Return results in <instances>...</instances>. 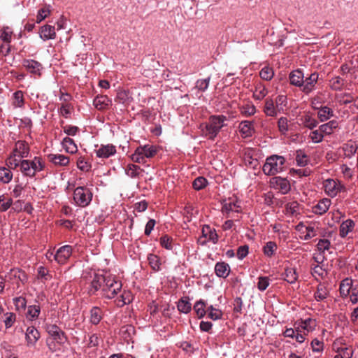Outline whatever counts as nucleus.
Returning a JSON list of instances; mask_svg holds the SVG:
<instances>
[{
  "mask_svg": "<svg viewBox=\"0 0 358 358\" xmlns=\"http://www.w3.org/2000/svg\"><path fill=\"white\" fill-rule=\"evenodd\" d=\"M227 117L223 115H210L208 122L201 125V129L205 136L213 140L219 134L221 129L226 126Z\"/></svg>",
  "mask_w": 358,
  "mask_h": 358,
  "instance_id": "nucleus-1",
  "label": "nucleus"
},
{
  "mask_svg": "<svg viewBox=\"0 0 358 358\" xmlns=\"http://www.w3.org/2000/svg\"><path fill=\"white\" fill-rule=\"evenodd\" d=\"M101 295L108 299H113L121 291L122 282L117 280L115 276L109 274L106 275Z\"/></svg>",
  "mask_w": 358,
  "mask_h": 358,
  "instance_id": "nucleus-2",
  "label": "nucleus"
},
{
  "mask_svg": "<svg viewBox=\"0 0 358 358\" xmlns=\"http://www.w3.org/2000/svg\"><path fill=\"white\" fill-rule=\"evenodd\" d=\"M158 152L156 146L146 144L136 148L134 152L131 155V159L134 162L144 164L146 159L155 157Z\"/></svg>",
  "mask_w": 358,
  "mask_h": 358,
  "instance_id": "nucleus-3",
  "label": "nucleus"
},
{
  "mask_svg": "<svg viewBox=\"0 0 358 358\" xmlns=\"http://www.w3.org/2000/svg\"><path fill=\"white\" fill-rule=\"evenodd\" d=\"M93 194L86 186H80L73 191V201L76 206L85 208L90 205Z\"/></svg>",
  "mask_w": 358,
  "mask_h": 358,
  "instance_id": "nucleus-4",
  "label": "nucleus"
},
{
  "mask_svg": "<svg viewBox=\"0 0 358 358\" xmlns=\"http://www.w3.org/2000/svg\"><path fill=\"white\" fill-rule=\"evenodd\" d=\"M242 211L241 202L237 198L225 199L222 202V213L226 217H231V213H240Z\"/></svg>",
  "mask_w": 358,
  "mask_h": 358,
  "instance_id": "nucleus-5",
  "label": "nucleus"
},
{
  "mask_svg": "<svg viewBox=\"0 0 358 358\" xmlns=\"http://www.w3.org/2000/svg\"><path fill=\"white\" fill-rule=\"evenodd\" d=\"M45 298V294L43 293H41L38 294L36 298L35 299V303L34 305H29L27 307L25 317L27 320L35 321L39 317L41 308V302L43 301Z\"/></svg>",
  "mask_w": 358,
  "mask_h": 358,
  "instance_id": "nucleus-6",
  "label": "nucleus"
},
{
  "mask_svg": "<svg viewBox=\"0 0 358 358\" xmlns=\"http://www.w3.org/2000/svg\"><path fill=\"white\" fill-rule=\"evenodd\" d=\"M106 275L94 273L90 276V285L88 287V293L90 295L96 294L99 291L102 293V286L106 280Z\"/></svg>",
  "mask_w": 358,
  "mask_h": 358,
  "instance_id": "nucleus-7",
  "label": "nucleus"
},
{
  "mask_svg": "<svg viewBox=\"0 0 358 358\" xmlns=\"http://www.w3.org/2000/svg\"><path fill=\"white\" fill-rule=\"evenodd\" d=\"M270 187H272L282 194L288 193L291 189L289 182L284 178L273 177L270 179Z\"/></svg>",
  "mask_w": 358,
  "mask_h": 358,
  "instance_id": "nucleus-8",
  "label": "nucleus"
},
{
  "mask_svg": "<svg viewBox=\"0 0 358 358\" xmlns=\"http://www.w3.org/2000/svg\"><path fill=\"white\" fill-rule=\"evenodd\" d=\"M324 192L329 196L334 197L337 195L344 187L338 182L334 179H327L323 182Z\"/></svg>",
  "mask_w": 358,
  "mask_h": 358,
  "instance_id": "nucleus-9",
  "label": "nucleus"
},
{
  "mask_svg": "<svg viewBox=\"0 0 358 358\" xmlns=\"http://www.w3.org/2000/svg\"><path fill=\"white\" fill-rule=\"evenodd\" d=\"M72 252V246L69 245H64L57 250L54 256V259L59 264H64L71 256Z\"/></svg>",
  "mask_w": 358,
  "mask_h": 358,
  "instance_id": "nucleus-10",
  "label": "nucleus"
},
{
  "mask_svg": "<svg viewBox=\"0 0 358 358\" xmlns=\"http://www.w3.org/2000/svg\"><path fill=\"white\" fill-rule=\"evenodd\" d=\"M94 152L98 158L107 159L113 156L116 152V147L113 144L103 145L100 146L96 145Z\"/></svg>",
  "mask_w": 358,
  "mask_h": 358,
  "instance_id": "nucleus-11",
  "label": "nucleus"
},
{
  "mask_svg": "<svg viewBox=\"0 0 358 358\" xmlns=\"http://www.w3.org/2000/svg\"><path fill=\"white\" fill-rule=\"evenodd\" d=\"M285 159L282 156H270V175H274L283 171Z\"/></svg>",
  "mask_w": 358,
  "mask_h": 358,
  "instance_id": "nucleus-12",
  "label": "nucleus"
},
{
  "mask_svg": "<svg viewBox=\"0 0 358 358\" xmlns=\"http://www.w3.org/2000/svg\"><path fill=\"white\" fill-rule=\"evenodd\" d=\"M23 67L31 74L40 76L43 70L42 64L34 59H24L22 61Z\"/></svg>",
  "mask_w": 358,
  "mask_h": 358,
  "instance_id": "nucleus-13",
  "label": "nucleus"
},
{
  "mask_svg": "<svg viewBox=\"0 0 358 358\" xmlns=\"http://www.w3.org/2000/svg\"><path fill=\"white\" fill-rule=\"evenodd\" d=\"M41 338L39 331L34 326L28 327L25 332V341L27 346L34 347Z\"/></svg>",
  "mask_w": 358,
  "mask_h": 358,
  "instance_id": "nucleus-14",
  "label": "nucleus"
},
{
  "mask_svg": "<svg viewBox=\"0 0 358 358\" xmlns=\"http://www.w3.org/2000/svg\"><path fill=\"white\" fill-rule=\"evenodd\" d=\"M134 101L132 93L128 90L123 88H119L117 90V94L115 98V101L124 105V106L127 107L131 104V103Z\"/></svg>",
  "mask_w": 358,
  "mask_h": 358,
  "instance_id": "nucleus-15",
  "label": "nucleus"
},
{
  "mask_svg": "<svg viewBox=\"0 0 358 358\" xmlns=\"http://www.w3.org/2000/svg\"><path fill=\"white\" fill-rule=\"evenodd\" d=\"M46 331L48 334L58 343H64L66 340L64 332L55 324L48 325Z\"/></svg>",
  "mask_w": 358,
  "mask_h": 358,
  "instance_id": "nucleus-16",
  "label": "nucleus"
},
{
  "mask_svg": "<svg viewBox=\"0 0 358 358\" xmlns=\"http://www.w3.org/2000/svg\"><path fill=\"white\" fill-rule=\"evenodd\" d=\"M29 152L30 148L28 143L24 141H17L12 152L17 155L18 157L27 158L29 156Z\"/></svg>",
  "mask_w": 358,
  "mask_h": 358,
  "instance_id": "nucleus-17",
  "label": "nucleus"
},
{
  "mask_svg": "<svg viewBox=\"0 0 358 358\" xmlns=\"http://www.w3.org/2000/svg\"><path fill=\"white\" fill-rule=\"evenodd\" d=\"M202 236L205 238L202 245H203L206 241L212 242L213 244H216L218 241V235L216 232V230L214 228L210 227L209 225H204L202 228Z\"/></svg>",
  "mask_w": 358,
  "mask_h": 358,
  "instance_id": "nucleus-18",
  "label": "nucleus"
},
{
  "mask_svg": "<svg viewBox=\"0 0 358 358\" xmlns=\"http://www.w3.org/2000/svg\"><path fill=\"white\" fill-rule=\"evenodd\" d=\"M40 38L43 41L53 40L56 38L55 26L45 24L41 26L39 32Z\"/></svg>",
  "mask_w": 358,
  "mask_h": 358,
  "instance_id": "nucleus-19",
  "label": "nucleus"
},
{
  "mask_svg": "<svg viewBox=\"0 0 358 358\" xmlns=\"http://www.w3.org/2000/svg\"><path fill=\"white\" fill-rule=\"evenodd\" d=\"M317 80L318 74L315 73H311L309 77L303 80V85L301 86V90L306 94L310 93L314 90Z\"/></svg>",
  "mask_w": 358,
  "mask_h": 358,
  "instance_id": "nucleus-20",
  "label": "nucleus"
},
{
  "mask_svg": "<svg viewBox=\"0 0 358 358\" xmlns=\"http://www.w3.org/2000/svg\"><path fill=\"white\" fill-rule=\"evenodd\" d=\"M93 104L97 110H103L112 104V100L106 95H97L93 100Z\"/></svg>",
  "mask_w": 358,
  "mask_h": 358,
  "instance_id": "nucleus-21",
  "label": "nucleus"
},
{
  "mask_svg": "<svg viewBox=\"0 0 358 358\" xmlns=\"http://www.w3.org/2000/svg\"><path fill=\"white\" fill-rule=\"evenodd\" d=\"M48 160L55 166H66L70 162L69 157L62 154H49Z\"/></svg>",
  "mask_w": 358,
  "mask_h": 358,
  "instance_id": "nucleus-22",
  "label": "nucleus"
},
{
  "mask_svg": "<svg viewBox=\"0 0 358 358\" xmlns=\"http://www.w3.org/2000/svg\"><path fill=\"white\" fill-rule=\"evenodd\" d=\"M27 163L30 169H31L32 174H34V176L36 173L42 171L45 166V162L40 157H34L31 160L27 159Z\"/></svg>",
  "mask_w": 358,
  "mask_h": 358,
  "instance_id": "nucleus-23",
  "label": "nucleus"
},
{
  "mask_svg": "<svg viewBox=\"0 0 358 358\" xmlns=\"http://www.w3.org/2000/svg\"><path fill=\"white\" fill-rule=\"evenodd\" d=\"M231 271L229 265L224 262H217L215 265V273L219 278H226Z\"/></svg>",
  "mask_w": 358,
  "mask_h": 358,
  "instance_id": "nucleus-24",
  "label": "nucleus"
},
{
  "mask_svg": "<svg viewBox=\"0 0 358 358\" xmlns=\"http://www.w3.org/2000/svg\"><path fill=\"white\" fill-rule=\"evenodd\" d=\"M240 134L243 138H248L252 136L254 127L252 122L244 120L240 122L238 126Z\"/></svg>",
  "mask_w": 358,
  "mask_h": 358,
  "instance_id": "nucleus-25",
  "label": "nucleus"
},
{
  "mask_svg": "<svg viewBox=\"0 0 358 358\" xmlns=\"http://www.w3.org/2000/svg\"><path fill=\"white\" fill-rule=\"evenodd\" d=\"M241 114L244 117H250L256 113V108L250 101H245L238 106Z\"/></svg>",
  "mask_w": 358,
  "mask_h": 358,
  "instance_id": "nucleus-26",
  "label": "nucleus"
},
{
  "mask_svg": "<svg viewBox=\"0 0 358 358\" xmlns=\"http://www.w3.org/2000/svg\"><path fill=\"white\" fill-rule=\"evenodd\" d=\"M286 96L284 95L278 96L275 100V108H272L270 106V116H275L278 112L283 111L286 106Z\"/></svg>",
  "mask_w": 358,
  "mask_h": 358,
  "instance_id": "nucleus-27",
  "label": "nucleus"
},
{
  "mask_svg": "<svg viewBox=\"0 0 358 358\" xmlns=\"http://www.w3.org/2000/svg\"><path fill=\"white\" fill-rule=\"evenodd\" d=\"M304 80V75L302 71L301 70H295L291 72L289 74V80L290 83L293 85L300 87L303 85V82Z\"/></svg>",
  "mask_w": 358,
  "mask_h": 358,
  "instance_id": "nucleus-28",
  "label": "nucleus"
},
{
  "mask_svg": "<svg viewBox=\"0 0 358 358\" xmlns=\"http://www.w3.org/2000/svg\"><path fill=\"white\" fill-rule=\"evenodd\" d=\"M62 145L64 150L68 153L75 154L78 152L77 145L75 141L69 137H65L63 138Z\"/></svg>",
  "mask_w": 358,
  "mask_h": 358,
  "instance_id": "nucleus-29",
  "label": "nucleus"
},
{
  "mask_svg": "<svg viewBox=\"0 0 358 358\" xmlns=\"http://www.w3.org/2000/svg\"><path fill=\"white\" fill-rule=\"evenodd\" d=\"M297 329H302L307 334L313 331L316 327V321L312 318L301 320L297 324Z\"/></svg>",
  "mask_w": 358,
  "mask_h": 358,
  "instance_id": "nucleus-30",
  "label": "nucleus"
},
{
  "mask_svg": "<svg viewBox=\"0 0 358 358\" xmlns=\"http://www.w3.org/2000/svg\"><path fill=\"white\" fill-rule=\"evenodd\" d=\"M331 204V201L329 199H323L322 200L320 201L314 207H313V212L315 214L318 215H322L325 213Z\"/></svg>",
  "mask_w": 358,
  "mask_h": 358,
  "instance_id": "nucleus-31",
  "label": "nucleus"
},
{
  "mask_svg": "<svg viewBox=\"0 0 358 358\" xmlns=\"http://www.w3.org/2000/svg\"><path fill=\"white\" fill-rule=\"evenodd\" d=\"M329 292L327 287L324 284H319L317 290L314 294L315 299L317 301H322L327 298Z\"/></svg>",
  "mask_w": 358,
  "mask_h": 358,
  "instance_id": "nucleus-32",
  "label": "nucleus"
},
{
  "mask_svg": "<svg viewBox=\"0 0 358 358\" xmlns=\"http://www.w3.org/2000/svg\"><path fill=\"white\" fill-rule=\"evenodd\" d=\"M133 300V296L129 291L124 290L119 298L115 301L117 307H123L126 304L130 303Z\"/></svg>",
  "mask_w": 358,
  "mask_h": 358,
  "instance_id": "nucleus-33",
  "label": "nucleus"
},
{
  "mask_svg": "<svg viewBox=\"0 0 358 358\" xmlns=\"http://www.w3.org/2000/svg\"><path fill=\"white\" fill-rule=\"evenodd\" d=\"M103 313L100 308L94 306L90 310V322L94 324L97 325L102 320Z\"/></svg>",
  "mask_w": 358,
  "mask_h": 358,
  "instance_id": "nucleus-34",
  "label": "nucleus"
},
{
  "mask_svg": "<svg viewBox=\"0 0 358 358\" xmlns=\"http://www.w3.org/2000/svg\"><path fill=\"white\" fill-rule=\"evenodd\" d=\"M281 278L289 283H294L296 281L298 275L293 268H284V272L280 274Z\"/></svg>",
  "mask_w": 358,
  "mask_h": 358,
  "instance_id": "nucleus-35",
  "label": "nucleus"
},
{
  "mask_svg": "<svg viewBox=\"0 0 358 358\" xmlns=\"http://www.w3.org/2000/svg\"><path fill=\"white\" fill-rule=\"evenodd\" d=\"M355 225V222L350 219L343 222L340 226V236L342 238L345 237L349 234V232L353 230Z\"/></svg>",
  "mask_w": 358,
  "mask_h": 358,
  "instance_id": "nucleus-36",
  "label": "nucleus"
},
{
  "mask_svg": "<svg viewBox=\"0 0 358 358\" xmlns=\"http://www.w3.org/2000/svg\"><path fill=\"white\" fill-rule=\"evenodd\" d=\"M22 158L18 157L17 155L11 152L9 157L6 159V165L9 169H15L17 167L21 166Z\"/></svg>",
  "mask_w": 358,
  "mask_h": 358,
  "instance_id": "nucleus-37",
  "label": "nucleus"
},
{
  "mask_svg": "<svg viewBox=\"0 0 358 358\" xmlns=\"http://www.w3.org/2000/svg\"><path fill=\"white\" fill-rule=\"evenodd\" d=\"M334 116V111L327 106L319 108L317 117L320 122H325Z\"/></svg>",
  "mask_w": 358,
  "mask_h": 358,
  "instance_id": "nucleus-38",
  "label": "nucleus"
},
{
  "mask_svg": "<svg viewBox=\"0 0 358 358\" xmlns=\"http://www.w3.org/2000/svg\"><path fill=\"white\" fill-rule=\"evenodd\" d=\"M51 6L50 5H45L43 7L40 8L36 15V22L39 24L45 18H47L51 14Z\"/></svg>",
  "mask_w": 358,
  "mask_h": 358,
  "instance_id": "nucleus-39",
  "label": "nucleus"
},
{
  "mask_svg": "<svg viewBox=\"0 0 358 358\" xmlns=\"http://www.w3.org/2000/svg\"><path fill=\"white\" fill-rule=\"evenodd\" d=\"M338 127V122L336 120L329 121L327 123L323 124L319 127L321 132L324 135H330L333 133L334 129Z\"/></svg>",
  "mask_w": 358,
  "mask_h": 358,
  "instance_id": "nucleus-40",
  "label": "nucleus"
},
{
  "mask_svg": "<svg viewBox=\"0 0 358 358\" xmlns=\"http://www.w3.org/2000/svg\"><path fill=\"white\" fill-rule=\"evenodd\" d=\"M12 105L14 108H22L24 105V98L23 92L17 90L13 94Z\"/></svg>",
  "mask_w": 358,
  "mask_h": 358,
  "instance_id": "nucleus-41",
  "label": "nucleus"
},
{
  "mask_svg": "<svg viewBox=\"0 0 358 358\" xmlns=\"http://www.w3.org/2000/svg\"><path fill=\"white\" fill-rule=\"evenodd\" d=\"M8 276L10 279H17L22 283H24L27 280L26 273L23 271L18 268L11 269L8 273Z\"/></svg>",
  "mask_w": 358,
  "mask_h": 358,
  "instance_id": "nucleus-42",
  "label": "nucleus"
},
{
  "mask_svg": "<svg viewBox=\"0 0 358 358\" xmlns=\"http://www.w3.org/2000/svg\"><path fill=\"white\" fill-rule=\"evenodd\" d=\"M206 303L204 300L200 299L197 301L194 306V310L195 311L198 317H203L206 313H207V310H206Z\"/></svg>",
  "mask_w": 358,
  "mask_h": 358,
  "instance_id": "nucleus-43",
  "label": "nucleus"
},
{
  "mask_svg": "<svg viewBox=\"0 0 358 358\" xmlns=\"http://www.w3.org/2000/svg\"><path fill=\"white\" fill-rule=\"evenodd\" d=\"M352 287V282L351 280L346 278L343 280L340 285V294L342 296H348L350 294Z\"/></svg>",
  "mask_w": 358,
  "mask_h": 358,
  "instance_id": "nucleus-44",
  "label": "nucleus"
},
{
  "mask_svg": "<svg viewBox=\"0 0 358 358\" xmlns=\"http://www.w3.org/2000/svg\"><path fill=\"white\" fill-rule=\"evenodd\" d=\"M301 121L303 126L309 129H313L318 124L317 121L309 114L304 115L301 117Z\"/></svg>",
  "mask_w": 358,
  "mask_h": 358,
  "instance_id": "nucleus-45",
  "label": "nucleus"
},
{
  "mask_svg": "<svg viewBox=\"0 0 358 358\" xmlns=\"http://www.w3.org/2000/svg\"><path fill=\"white\" fill-rule=\"evenodd\" d=\"M148 260L153 271H159L160 270L161 262L160 258L157 255L150 254L148 256Z\"/></svg>",
  "mask_w": 358,
  "mask_h": 358,
  "instance_id": "nucleus-46",
  "label": "nucleus"
},
{
  "mask_svg": "<svg viewBox=\"0 0 358 358\" xmlns=\"http://www.w3.org/2000/svg\"><path fill=\"white\" fill-rule=\"evenodd\" d=\"M357 148V143L352 141L348 142L343 147L345 155L349 158L352 157L356 153Z\"/></svg>",
  "mask_w": 358,
  "mask_h": 358,
  "instance_id": "nucleus-47",
  "label": "nucleus"
},
{
  "mask_svg": "<svg viewBox=\"0 0 358 358\" xmlns=\"http://www.w3.org/2000/svg\"><path fill=\"white\" fill-rule=\"evenodd\" d=\"M13 178V173L9 168L0 167V181L8 183Z\"/></svg>",
  "mask_w": 358,
  "mask_h": 358,
  "instance_id": "nucleus-48",
  "label": "nucleus"
},
{
  "mask_svg": "<svg viewBox=\"0 0 358 358\" xmlns=\"http://www.w3.org/2000/svg\"><path fill=\"white\" fill-rule=\"evenodd\" d=\"M177 308L180 312L187 314L190 312L192 306L187 299L181 298L178 302Z\"/></svg>",
  "mask_w": 358,
  "mask_h": 358,
  "instance_id": "nucleus-49",
  "label": "nucleus"
},
{
  "mask_svg": "<svg viewBox=\"0 0 358 358\" xmlns=\"http://www.w3.org/2000/svg\"><path fill=\"white\" fill-rule=\"evenodd\" d=\"M13 203V199L4 194L0 196V211L5 212L10 208Z\"/></svg>",
  "mask_w": 358,
  "mask_h": 358,
  "instance_id": "nucleus-50",
  "label": "nucleus"
},
{
  "mask_svg": "<svg viewBox=\"0 0 358 358\" xmlns=\"http://www.w3.org/2000/svg\"><path fill=\"white\" fill-rule=\"evenodd\" d=\"M13 31L8 27H4L1 31L0 38L6 43H10L12 40Z\"/></svg>",
  "mask_w": 358,
  "mask_h": 358,
  "instance_id": "nucleus-51",
  "label": "nucleus"
},
{
  "mask_svg": "<svg viewBox=\"0 0 358 358\" xmlns=\"http://www.w3.org/2000/svg\"><path fill=\"white\" fill-rule=\"evenodd\" d=\"M76 164L78 169L82 171L88 172L91 170L92 164L85 159V157H79Z\"/></svg>",
  "mask_w": 358,
  "mask_h": 358,
  "instance_id": "nucleus-52",
  "label": "nucleus"
},
{
  "mask_svg": "<svg viewBox=\"0 0 358 358\" xmlns=\"http://www.w3.org/2000/svg\"><path fill=\"white\" fill-rule=\"evenodd\" d=\"M13 303L16 310L19 312L24 311L27 308V300L23 296H18L13 299Z\"/></svg>",
  "mask_w": 358,
  "mask_h": 358,
  "instance_id": "nucleus-53",
  "label": "nucleus"
},
{
  "mask_svg": "<svg viewBox=\"0 0 358 358\" xmlns=\"http://www.w3.org/2000/svg\"><path fill=\"white\" fill-rule=\"evenodd\" d=\"M318 227L315 224L307 226L305 227V234L303 237L301 236V238L305 241H308L315 237L317 235L316 231Z\"/></svg>",
  "mask_w": 358,
  "mask_h": 358,
  "instance_id": "nucleus-54",
  "label": "nucleus"
},
{
  "mask_svg": "<svg viewBox=\"0 0 358 358\" xmlns=\"http://www.w3.org/2000/svg\"><path fill=\"white\" fill-rule=\"evenodd\" d=\"M208 317L213 320H219L222 317V313L220 310L214 308L212 305L207 308Z\"/></svg>",
  "mask_w": 358,
  "mask_h": 358,
  "instance_id": "nucleus-55",
  "label": "nucleus"
},
{
  "mask_svg": "<svg viewBox=\"0 0 358 358\" xmlns=\"http://www.w3.org/2000/svg\"><path fill=\"white\" fill-rule=\"evenodd\" d=\"M287 214L296 215L299 213V205L296 201L288 203L285 206Z\"/></svg>",
  "mask_w": 358,
  "mask_h": 358,
  "instance_id": "nucleus-56",
  "label": "nucleus"
},
{
  "mask_svg": "<svg viewBox=\"0 0 358 358\" xmlns=\"http://www.w3.org/2000/svg\"><path fill=\"white\" fill-rule=\"evenodd\" d=\"M20 171L22 172V173L27 177L29 178H34V175L32 174L31 169H30V166H29V164L27 163V159H22L21 162V166L20 168Z\"/></svg>",
  "mask_w": 358,
  "mask_h": 358,
  "instance_id": "nucleus-57",
  "label": "nucleus"
},
{
  "mask_svg": "<svg viewBox=\"0 0 358 358\" xmlns=\"http://www.w3.org/2000/svg\"><path fill=\"white\" fill-rule=\"evenodd\" d=\"M210 80V77H208L205 79H199L196 82L195 87L199 91L203 92L208 89V87L209 86Z\"/></svg>",
  "mask_w": 358,
  "mask_h": 358,
  "instance_id": "nucleus-58",
  "label": "nucleus"
},
{
  "mask_svg": "<svg viewBox=\"0 0 358 358\" xmlns=\"http://www.w3.org/2000/svg\"><path fill=\"white\" fill-rule=\"evenodd\" d=\"M207 180L204 177H197L193 182V188L196 190H201L207 185Z\"/></svg>",
  "mask_w": 358,
  "mask_h": 358,
  "instance_id": "nucleus-59",
  "label": "nucleus"
},
{
  "mask_svg": "<svg viewBox=\"0 0 358 358\" xmlns=\"http://www.w3.org/2000/svg\"><path fill=\"white\" fill-rule=\"evenodd\" d=\"M268 93V90H266V88L262 85H258L257 87H256V89L254 92V97L256 99H263Z\"/></svg>",
  "mask_w": 358,
  "mask_h": 358,
  "instance_id": "nucleus-60",
  "label": "nucleus"
},
{
  "mask_svg": "<svg viewBox=\"0 0 358 358\" xmlns=\"http://www.w3.org/2000/svg\"><path fill=\"white\" fill-rule=\"evenodd\" d=\"M296 161L299 166H304L308 164V157L302 150H297Z\"/></svg>",
  "mask_w": 358,
  "mask_h": 358,
  "instance_id": "nucleus-61",
  "label": "nucleus"
},
{
  "mask_svg": "<svg viewBox=\"0 0 358 358\" xmlns=\"http://www.w3.org/2000/svg\"><path fill=\"white\" fill-rule=\"evenodd\" d=\"M160 244L162 247L171 250L173 249V238L168 235H164L160 238Z\"/></svg>",
  "mask_w": 358,
  "mask_h": 358,
  "instance_id": "nucleus-62",
  "label": "nucleus"
},
{
  "mask_svg": "<svg viewBox=\"0 0 358 358\" xmlns=\"http://www.w3.org/2000/svg\"><path fill=\"white\" fill-rule=\"evenodd\" d=\"M140 167L135 164H129L126 169V174L131 178H136L138 175Z\"/></svg>",
  "mask_w": 358,
  "mask_h": 358,
  "instance_id": "nucleus-63",
  "label": "nucleus"
},
{
  "mask_svg": "<svg viewBox=\"0 0 358 358\" xmlns=\"http://www.w3.org/2000/svg\"><path fill=\"white\" fill-rule=\"evenodd\" d=\"M309 138L315 143H319L322 141L324 136L320 129H316L310 132Z\"/></svg>",
  "mask_w": 358,
  "mask_h": 358,
  "instance_id": "nucleus-64",
  "label": "nucleus"
}]
</instances>
